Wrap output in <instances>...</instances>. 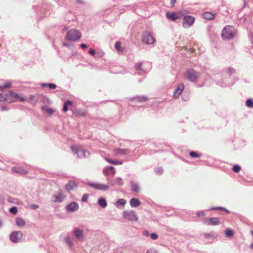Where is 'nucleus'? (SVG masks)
Instances as JSON below:
<instances>
[{
	"instance_id": "obj_1",
	"label": "nucleus",
	"mask_w": 253,
	"mask_h": 253,
	"mask_svg": "<svg viewBox=\"0 0 253 253\" xmlns=\"http://www.w3.org/2000/svg\"><path fill=\"white\" fill-rule=\"evenodd\" d=\"M17 101L24 102L25 98L22 96H19L17 93L14 92L0 94V101L11 103Z\"/></svg>"
},
{
	"instance_id": "obj_2",
	"label": "nucleus",
	"mask_w": 253,
	"mask_h": 253,
	"mask_svg": "<svg viewBox=\"0 0 253 253\" xmlns=\"http://www.w3.org/2000/svg\"><path fill=\"white\" fill-rule=\"evenodd\" d=\"M235 34V28L231 25H227L221 31V37L223 40H231L234 37Z\"/></svg>"
},
{
	"instance_id": "obj_3",
	"label": "nucleus",
	"mask_w": 253,
	"mask_h": 253,
	"mask_svg": "<svg viewBox=\"0 0 253 253\" xmlns=\"http://www.w3.org/2000/svg\"><path fill=\"white\" fill-rule=\"evenodd\" d=\"M81 34L76 30H71L67 32L66 38L71 41H77L81 39Z\"/></svg>"
},
{
	"instance_id": "obj_4",
	"label": "nucleus",
	"mask_w": 253,
	"mask_h": 253,
	"mask_svg": "<svg viewBox=\"0 0 253 253\" xmlns=\"http://www.w3.org/2000/svg\"><path fill=\"white\" fill-rule=\"evenodd\" d=\"M142 41L145 44H153L156 42L151 33L146 31L142 36Z\"/></svg>"
},
{
	"instance_id": "obj_5",
	"label": "nucleus",
	"mask_w": 253,
	"mask_h": 253,
	"mask_svg": "<svg viewBox=\"0 0 253 253\" xmlns=\"http://www.w3.org/2000/svg\"><path fill=\"white\" fill-rule=\"evenodd\" d=\"M185 77L186 79L191 82H195L197 81L199 75L198 73L194 69L187 70L185 73Z\"/></svg>"
},
{
	"instance_id": "obj_6",
	"label": "nucleus",
	"mask_w": 253,
	"mask_h": 253,
	"mask_svg": "<svg viewBox=\"0 0 253 253\" xmlns=\"http://www.w3.org/2000/svg\"><path fill=\"white\" fill-rule=\"evenodd\" d=\"M123 217L126 220L131 221H137L138 217L133 211H125L123 212Z\"/></svg>"
},
{
	"instance_id": "obj_7",
	"label": "nucleus",
	"mask_w": 253,
	"mask_h": 253,
	"mask_svg": "<svg viewBox=\"0 0 253 253\" xmlns=\"http://www.w3.org/2000/svg\"><path fill=\"white\" fill-rule=\"evenodd\" d=\"M71 151L75 154L78 155V157L81 158L82 156L80 155L81 153L83 155V157H85L86 151L82 148L81 146L78 145H73L71 147Z\"/></svg>"
},
{
	"instance_id": "obj_8",
	"label": "nucleus",
	"mask_w": 253,
	"mask_h": 253,
	"mask_svg": "<svg viewBox=\"0 0 253 253\" xmlns=\"http://www.w3.org/2000/svg\"><path fill=\"white\" fill-rule=\"evenodd\" d=\"M183 27L187 28L193 24L195 21V18L191 16L187 15L183 17Z\"/></svg>"
},
{
	"instance_id": "obj_9",
	"label": "nucleus",
	"mask_w": 253,
	"mask_h": 253,
	"mask_svg": "<svg viewBox=\"0 0 253 253\" xmlns=\"http://www.w3.org/2000/svg\"><path fill=\"white\" fill-rule=\"evenodd\" d=\"M22 237V233L20 231H14L10 235V240L13 243H17L20 241Z\"/></svg>"
},
{
	"instance_id": "obj_10",
	"label": "nucleus",
	"mask_w": 253,
	"mask_h": 253,
	"mask_svg": "<svg viewBox=\"0 0 253 253\" xmlns=\"http://www.w3.org/2000/svg\"><path fill=\"white\" fill-rule=\"evenodd\" d=\"M204 223L209 226H215L220 223V220L217 217L210 218L205 220Z\"/></svg>"
},
{
	"instance_id": "obj_11",
	"label": "nucleus",
	"mask_w": 253,
	"mask_h": 253,
	"mask_svg": "<svg viewBox=\"0 0 253 253\" xmlns=\"http://www.w3.org/2000/svg\"><path fill=\"white\" fill-rule=\"evenodd\" d=\"M89 185L96 190H100L102 191H107L109 189V186L106 184L100 183H91Z\"/></svg>"
},
{
	"instance_id": "obj_12",
	"label": "nucleus",
	"mask_w": 253,
	"mask_h": 253,
	"mask_svg": "<svg viewBox=\"0 0 253 253\" xmlns=\"http://www.w3.org/2000/svg\"><path fill=\"white\" fill-rule=\"evenodd\" d=\"M167 18L172 21H175L179 18L178 14L176 12H168L166 14Z\"/></svg>"
},
{
	"instance_id": "obj_13",
	"label": "nucleus",
	"mask_w": 253,
	"mask_h": 253,
	"mask_svg": "<svg viewBox=\"0 0 253 253\" xmlns=\"http://www.w3.org/2000/svg\"><path fill=\"white\" fill-rule=\"evenodd\" d=\"M12 171L22 175H25L28 173V171L24 169L22 167H13L12 169Z\"/></svg>"
},
{
	"instance_id": "obj_14",
	"label": "nucleus",
	"mask_w": 253,
	"mask_h": 253,
	"mask_svg": "<svg viewBox=\"0 0 253 253\" xmlns=\"http://www.w3.org/2000/svg\"><path fill=\"white\" fill-rule=\"evenodd\" d=\"M184 89V85L183 84H179L177 88L175 90L174 92V97L175 98H178L180 96V94L182 93L183 90Z\"/></svg>"
},
{
	"instance_id": "obj_15",
	"label": "nucleus",
	"mask_w": 253,
	"mask_h": 253,
	"mask_svg": "<svg viewBox=\"0 0 253 253\" xmlns=\"http://www.w3.org/2000/svg\"><path fill=\"white\" fill-rule=\"evenodd\" d=\"M77 187V184L74 181H71L66 185V189L68 191L73 190Z\"/></svg>"
},
{
	"instance_id": "obj_16",
	"label": "nucleus",
	"mask_w": 253,
	"mask_h": 253,
	"mask_svg": "<svg viewBox=\"0 0 253 253\" xmlns=\"http://www.w3.org/2000/svg\"><path fill=\"white\" fill-rule=\"evenodd\" d=\"M140 201L137 199L133 198L130 201V206L132 207H138L140 205Z\"/></svg>"
},
{
	"instance_id": "obj_17",
	"label": "nucleus",
	"mask_w": 253,
	"mask_h": 253,
	"mask_svg": "<svg viewBox=\"0 0 253 253\" xmlns=\"http://www.w3.org/2000/svg\"><path fill=\"white\" fill-rule=\"evenodd\" d=\"M73 112L75 116L78 117H84L86 115L85 112L79 109H75L73 110Z\"/></svg>"
},
{
	"instance_id": "obj_18",
	"label": "nucleus",
	"mask_w": 253,
	"mask_h": 253,
	"mask_svg": "<svg viewBox=\"0 0 253 253\" xmlns=\"http://www.w3.org/2000/svg\"><path fill=\"white\" fill-rule=\"evenodd\" d=\"M203 17L206 20H211L214 18V15L212 13L206 12L202 14Z\"/></svg>"
},
{
	"instance_id": "obj_19",
	"label": "nucleus",
	"mask_w": 253,
	"mask_h": 253,
	"mask_svg": "<svg viewBox=\"0 0 253 253\" xmlns=\"http://www.w3.org/2000/svg\"><path fill=\"white\" fill-rule=\"evenodd\" d=\"M78 204L75 203H72L67 207V210L69 211H73L78 210Z\"/></svg>"
},
{
	"instance_id": "obj_20",
	"label": "nucleus",
	"mask_w": 253,
	"mask_h": 253,
	"mask_svg": "<svg viewBox=\"0 0 253 253\" xmlns=\"http://www.w3.org/2000/svg\"><path fill=\"white\" fill-rule=\"evenodd\" d=\"M73 105V102L70 101H67L64 103L63 105V111L64 112H67L69 110V106H71Z\"/></svg>"
},
{
	"instance_id": "obj_21",
	"label": "nucleus",
	"mask_w": 253,
	"mask_h": 253,
	"mask_svg": "<svg viewBox=\"0 0 253 253\" xmlns=\"http://www.w3.org/2000/svg\"><path fill=\"white\" fill-rule=\"evenodd\" d=\"M74 235L78 239L81 238L83 236V231L81 229L75 228L74 230Z\"/></svg>"
},
{
	"instance_id": "obj_22",
	"label": "nucleus",
	"mask_w": 253,
	"mask_h": 253,
	"mask_svg": "<svg viewBox=\"0 0 253 253\" xmlns=\"http://www.w3.org/2000/svg\"><path fill=\"white\" fill-rule=\"evenodd\" d=\"M98 204L103 208L107 207V206L106 200L104 198H100L98 200Z\"/></svg>"
},
{
	"instance_id": "obj_23",
	"label": "nucleus",
	"mask_w": 253,
	"mask_h": 253,
	"mask_svg": "<svg viewBox=\"0 0 253 253\" xmlns=\"http://www.w3.org/2000/svg\"><path fill=\"white\" fill-rule=\"evenodd\" d=\"M117 155H125L128 154V150L126 149H118L116 151Z\"/></svg>"
},
{
	"instance_id": "obj_24",
	"label": "nucleus",
	"mask_w": 253,
	"mask_h": 253,
	"mask_svg": "<svg viewBox=\"0 0 253 253\" xmlns=\"http://www.w3.org/2000/svg\"><path fill=\"white\" fill-rule=\"evenodd\" d=\"M16 223L17 226L20 227L24 226L25 224V222L24 219L21 218L20 217L16 218Z\"/></svg>"
},
{
	"instance_id": "obj_25",
	"label": "nucleus",
	"mask_w": 253,
	"mask_h": 253,
	"mask_svg": "<svg viewBox=\"0 0 253 253\" xmlns=\"http://www.w3.org/2000/svg\"><path fill=\"white\" fill-rule=\"evenodd\" d=\"M204 237L206 240H214L215 238V236H214L212 232L206 233L204 234Z\"/></svg>"
},
{
	"instance_id": "obj_26",
	"label": "nucleus",
	"mask_w": 253,
	"mask_h": 253,
	"mask_svg": "<svg viewBox=\"0 0 253 253\" xmlns=\"http://www.w3.org/2000/svg\"><path fill=\"white\" fill-rule=\"evenodd\" d=\"M110 172H111L113 175H115L116 173L115 168L112 166L107 167L106 169V174H109Z\"/></svg>"
},
{
	"instance_id": "obj_27",
	"label": "nucleus",
	"mask_w": 253,
	"mask_h": 253,
	"mask_svg": "<svg viewBox=\"0 0 253 253\" xmlns=\"http://www.w3.org/2000/svg\"><path fill=\"white\" fill-rule=\"evenodd\" d=\"M11 86V83L9 82L5 83L3 85H0V90L5 88H10Z\"/></svg>"
},
{
	"instance_id": "obj_28",
	"label": "nucleus",
	"mask_w": 253,
	"mask_h": 253,
	"mask_svg": "<svg viewBox=\"0 0 253 253\" xmlns=\"http://www.w3.org/2000/svg\"><path fill=\"white\" fill-rule=\"evenodd\" d=\"M42 109L43 111H44L50 115L53 114L54 112V110L51 108H48L47 107H42Z\"/></svg>"
},
{
	"instance_id": "obj_29",
	"label": "nucleus",
	"mask_w": 253,
	"mask_h": 253,
	"mask_svg": "<svg viewBox=\"0 0 253 253\" xmlns=\"http://www.w3.org/2000/svg\"><path fill=\"white\" fill-rule=\"evenodd\" d=\"M126 204V201L124 199H119L116 203V206L119 207L120 206H124Z\"/></svg>"
},
{
	"instance_id": "obj_30",
	"label": "nucleus",
	"mask_w": 253,
	"mask_h": 253,
	"mask_svg": "<svg viewBox=\"0 0 253 253\" xmlns=\"http://www.w3.org/2000/svg\"><path fill=\"white\" fill-rule=\"evenodd\" d=\"M63 199V197L62 196V194H58V195H56L55 196V199L54 200V202H62Z\"/></svg>"
},
{
	"instance_id": "obj_31",
	"label": "nucleus",
	"mask_w": 253,
	"mask_h": 253,
	"mask_svg": "<svg viewBox=\"0 0 253 253\" xmlns=\"http://www.w3.org/2000/svg\"><path fill=\"white\" fill-rule=\"evenodd\" d=\"M106 160L108 163H109L110 164H112V165H122L123 164L122 161H112L108 158H106Z\"/></svg>"
},
{
	"instance_id": "obj_32",
	"label": "nucleus",
	"mask_w": 253,
	"mask_h": 253,
	"mask_svg": "<svg viewBox=\"0 0 253 253\" xmlns=\"http://www.w3.org/2000/svg\"><path fill=\"white\" fill-rule=\"evenodd\" d=\"M190 156L191 158H198L201 156L200 154H199L197 152L195 151H191L190 153Z\"/></svg>"
},
{
	"instance_id": "obj_33",
	"label": "nucleus",
	"mask_w": 253,
	"mask_h": 253,
	"mask_svg": "<svg viewBox=\"0 0 253 253\" xmlns=\"http://www.w3.org/2000/svg\"><path fill=\"white\" fill-rule=\"evenodd\" d=\"M234 233L231 229H227L225 230V236L226 237H233Z\"/></svg>"
},
{
	"instance_id": "obj_34",
	"label": "nucleus",
	"mask_w": 253,
	"mask_h": 253,
	"mask_svg": "<svg viewBox=\"0 0 253 253\" xmlns=\"http://www.w3.org/2000/svg\"><path fill=\"white\" fill-rule=\"evenodd\" d=\"M115 48L116 49L118 50V51L122 52L123 49L122 46L121 45V43L119 42H117L115 43Z\"/></svg>"
},
{
	"instance_id": "obj_35",
	"label": "nucleus",
	"mask_w": 253,
	"mask_h": 253,
	"mask_svg": "<svg viewBox=\"0 0 253 253\" xmlns=\"http://www.w3.org/2000/svg\"><path fill=\"white\" fill-rule=\"evenodd\" d=\"M131 190L134 192H138L139 191V188L137 184H131Z\"/></svg>"
},
{
	"instance_id": "obj_36",
	"label": "nucleus",
	"mask_w": 253,
	"mask_h": 253,
	"mask_svg": "<svg viewBox=\"0 0 253 253\" xmlns=\"http://www.w3.org/2000/svg\"><path fill=\"white\" fill-rule=\"evenodd\" d=\"M246 106L248 107L253 108V100L251 99H248L246 101Z\"/></svg>"
},
{
	"instance_id": "obj_37",
	"label": "nucleus",
	"mask_w": 253,
	"mask_h": 253,
	"mask_svg": "<svg viewBox=\"0 0 253 253\" xmlns=\"http://www.w3.org/2000/svg\"><path fill=\"white\" fill-rule=\"evenodd\" d=\"M42 86H48L51 89H54L56 88V85L54 84H43Z\"/></svg>"
},
{
	"instance_id": "obj_38",
	"label": "nucleus",
	"mask_w": 253,
	"mask_h": 253,
	"mask_svg": "<svg viewBox=\"0 0 253 253\" xmlns=\"http://www.w3.org/2000/svg\"><path fill=\"white\" fill-rule=\"evenodd\" d=\"M241 169L240 167L238 165H235L232 167V170L235 172H238L240 171Z\"/></svg>"
},
{
	"instance_id": "obj_39",
	"label": "nucleus",
	"mask_w": 253,
	"mask_h": 253,
	"mask_svg": "<svg viewBox=\"0 0 253 253\" xmlns=\"http://www.w3.org/2000/svg\"><path fill=\"white\" fill-rule=\"evenodd\" d=\"M114 182L115 184H119V185L123 184L122 179L120 177L115 178V179L114 180Z\"/></svg>"
},
{
	"instance_id": "obj_40",
	"label": "nucleus",
	"mask_w": 253,
	"mask_h": 253,
	"mask_svg": "<svg viewBox=\"0 0 253 253\" xmlns=\"http://www.w3.org/2000/svg\"><path fill=\"white\" fill-rule=\"evenodd\" d=\"M212 210H222L226 211L227 213H229V211H227V210H225L223 208L221 207H216V208H213L211 209Z\"/></svg>"
},
{
	"instance_id": "obj_41",
	"label": "nucleus",
	"mask_w": 253,
	"mask_h": 253,
	"mask_svg": "<svg viewBox=\"0 0 253 253\" xmlns=\"http://www.w3.org/2000/svg\"><path fill=\"white\" fill-rule=\"evenodd\" d=\"M10 211L12 213L16 214L17 212V209L15 207H13L12 208H10Z\"/></svg>"
},
{
	"instance_id": "obj_42",
	"label": "nucleus",
	"mask_w": 253,
	"mask_h": 253,
	"mask_svg": "<svg viewBox=\"0 0 253 253\" xmlns=\"http://www.w3.org/2000/svg\"><path fill=\"white\" fill-rule=\"evenodd\" d=\"M88 197V195L87 194H84L83 195L82 201L83 202H85L87 200Z\"/></svg>"
},
{
	"instance_id": "obj_43",
	"label": "nucleus",
	"mask_w": 253,
	"mask_h": 253,
	"mask_svg": "<svg viewBox=\"0 0 253 253\" xmlns=\"http://www.w3.org/2000/svg\"><path fill=\"white\" fill-rule=\"evenodd\" d=\"M150 237H151L152 240H157L158 236L156 233H153L150 235Z\"/></svg>"
},
{
	"instance_id": "obj_44",
	"label": "nucleus",
	"mask_w": 253,
	"mask_h": 253,
	"mask_svg": "<svg viewBox=\"0 0 253 253\" xmlns=\"http://www.w3.org/2000/svg\"><path fill=\"white\" fill-rule=\"evenodd\" d=\"M205 214V212L203 211H198L197 213V216L198 217H202V216H204Z\"/></svg>"
},
{
	"instance_id": "obj_45",
	"label": "nucleus",
	"mask_w": 253,
	"mask_h": 253,
	"mask_svg": "<svg viewBox=\"0 0 253 253\" xmlns=\"http://www.w3.org/2000/svg\"><path fill=\"white\" fill-rule=\"evenodd\" d=\"M88 52L92 56H94L95 54V51L92 48L89 49Z\"/></svg>"
},
{
	"instance_id": "obj_46",
	"label": "nucleus",
	"mask_w": 253,
	"mask_h": 253,
	"mask_svg": "<svg viewBox=\"0 0 253 253\" xmlns=\"http://www.w3.org/2000/svg\"><path fill=\"white\" fill-rule=\"evenodd\" d=\"M176 1V0H170V5H171V7L172 8L174 6Z\"/></svg>"
},
{
	"instance_id": "obj_47",
	"label": "nucleus",
	"mask_w": 253,
	"mask_h": 253,
	"mask_svg": "<svg viewBox=\"0 0 253 253\" xmlns=\"http://www.w3.org/2000/svg\"><path fill=\"white\" fill-rule=\"evenodd\" d=\"M66 243L70 245V246H71V242L70 237H67L66 238Z\"/></svg>"
},
{
	"instance_id": "obj_48",
	"label": "nucleus",
	"mask_w": 253,
	"mask_h": 253,
	"mask_svg": "<svg viewBox=\"0 0 253 253\" xmlns=\"http://www.w3.org/2000/svg\"><path fill=\"white\" fill-rule=\"evenodd\" d=\"M30 207H31V208L33 210H36V209H37L38 208V206L37 205L34 204V205H32L30 206Z\"/></svg>"
},
{
	"instance_id": "obj_49",
	"label": "nucleus",
	"mask_w": 253,
	"mask_h": 253,
	"mask_svg": "<svg viewBox=\"0 0 253 253\" xmlns=\"http://www.w3.org/2000/svg\"><path fill=\"white\" fill-rule=\"evenodd\" d=\"M195 48L194 47H192L191 49H190V52L191 53H195V54H197L196 52H195ZM199 52L197 53V54H198Z\"/></svg>"
},
{
	"instance_id": "obj_50",
	"label": "nucleus",
	"mask_w": 253,
	"mask_h": 253,
	"mask_svg": "<svg viewBox=\"0 0 253 253\" xmlns=\"http://www.w3.org/2000/svg\"><path fill=\"white\" fill-rule=\"evenodd\" d=\"M1 109L2 111H6L8 110V109L6 106H3Z\"/></svg>"
},
{
	"instance_id": "obj_51",
	"label": "nucleus",
	"mask_w": 253,
	"mask_h": 253,
	"mask_svg": "<svg viewBox=\"0 0 253 253\" xmlns=\"http://www.w3.org/2000/svg\"><path fill=\"white\" fill-rule=\"evenodd\" d=\"M81 47L82 48H85L86 47V44L85 43H82L81 44Z\"/></svg>"
},
{
	"instance_id": "obj_52",
	"label": "nucleus",
	"mask_w": 253,
	"mask_h": 253,
	"mask_svg": "<svg viewBox=\"0 0 253 253\" xmlns=\"http://www.w3.org/2000/svg\"><path fill=\"white\" fill-rule=\"evenodd\" d=\"M141 66V63H138V64H137V69L138 70L140 69Z\"/></svg>"
},
{
	"instance_id": "obj_53",
	"label": "nucleus",
	"mask_w": 253,
	"mask_h": 253,
	"mask_svg": "<svg viewBox=\"0 0 253 253\" xmlns=\"http://www.w3.org/2000/svg\"><path fill=\"white\" fill-rule=\"evenodd\" d=\"M146 253H156V252H154L151 250H149L147 251V252H146Z\"/></svg>"
},
{
	"instance_id": "obj_54",
	"label": "nucleus",
	"mask_w": 253,
	"mask_h": 253,
	"mask_svg": "<svg viewBox=\"0 0 253 253\" xmlns=\"http://www.w3.org/2000/svg\"><path fill=\"white\" fill-rule=\"evenodd\" d=\"M250 248H251L252 249H253V244H251V245H250Z\"/></svg>"
},
{
	"instance_id": "obj_55",
	"label": "nucleus",
	"mask_w": 253,
	"mask_h": 253,
	"mask_svg": "<svg viewBox=\"0 0 253 253\" xmlns=\"http://www.w3.org/2000/svg\"><path fill=\"white\" fill-rule=\"evenodd\" d=\"M63 45H64V46H66V45H67V44H66V43H63Z\"/></svg>"
},
{
	"instance_id": "obj_56",
	"label": "nucleus",
	"mask_w": 253,
	"mask_h": 253,
	"mask_svg": "<svg viewBox=\"0 0 253 253\" xmlns=\"http://www.w3.org/2000/svg\"><path fill=\"white\" fill-rule=\"evenodd\" d=\"M1 226V222L0 221V227Z\"/></svg>"
},
{
	"instance_id": "obj_57",
	"label": "nucleus",
	"mask_w": 253,
	"mask_h": 253,
	"mask_svg": "<svg viewBox=\"0 0 253 253\" xmlns=\"http://www.w3.org/2000/svg\"><path fill=\"white\" fill-rule=\"evenodd\" d=\"M252 234H253V231H252Z\"/></svg>"
}]
</instances>
